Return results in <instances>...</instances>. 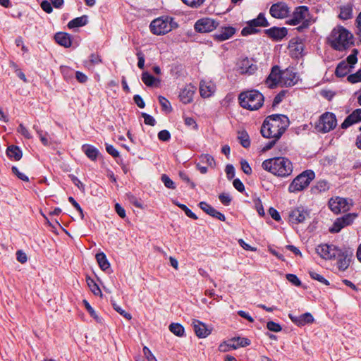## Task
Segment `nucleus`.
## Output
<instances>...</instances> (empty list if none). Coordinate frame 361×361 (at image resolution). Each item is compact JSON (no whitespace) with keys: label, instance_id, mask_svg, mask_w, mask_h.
<instances>
[{"label":"nucleus","instance_id":"obj_1","mask_svg":"<svg viewBox=\"0 0 361 361\" xmlns=\"http://www.w3.org/2000/svg\"><path fill=\"white\" fill-rule=\"evenodd\" d=\"M288 118L283 114H273L267 116L261 127L263 137L279 140L289 126Z\"/></svg>","mask_w":361,"mask_h":361},{"label":"nucleus","instance_id":"obj_2","mask_svg":"<svg viewBox=\"0 0 361 361\" xmlns=\"http://www.w3.org/2000/svg\"><path fill=\"white\" fill-rule=\"evenodd\" d=\"M327 40L334 49L342 51L353 44L354 37L349 30L339 25L332 30Z\"/></svg>","mask_w":361,"mask_h":361},{"label":"nucleus","instance_id":"obj_3","mask_svg":"<svg viewBox=\"0 0 361 361\" xmlns=\"http://www.w3.org/2000/svg\"><path fill=\"white\" fill-rule=\"evenodd\" d=\"M262 167L264 170L280 177H287L293 172L291 161L282 157L264 160L262 164Z\"/></svg>","mask_w":361,"mask_h":361},{"label":"nucleus","instance_id":"obj_4","mask_svg":"<svg viewBox=\"0 0 361 361\" xmlns=\"http://www.w3.org/2000/svg\"><path fill=\"white\" fill-rule=\"evenodd\" d=\"M264 99L263 94L255 90L243 92L238 97L240 105L250 111L259 109L263 105Z\"/></svg>","mask_w":361,"mask_h":361},{"label":"nucleus","instance_id":"obj_5","mask_svg":"<svg viewBox=\"0 0 361 361\" xmlns=\"http://www.w3.org/2000/svg\"><path fill=\"white\" fill-rule=\"evenodd\" d=\"M178 27L174 19L169 16H161L152 21L149 27L151 32L157 35H165Z\"/></svg>","mask_w":361,"mask_h":361},{"label":"nucleus","instance_id":"obj_6","mask_svg":"<svg viewBox=\"0 0 361 361\" xmlns=\"http://www.w3.org/2000/svg\"><path fill=\"white\" fill-rule=\"evenodd\" d=\"M314 178V173L311 170H306L297 176L288 186L290 193H295L303 190Z\"/></svg>","mask_w":361,"mask_h":361},{"label":"nucleus","instance_id":"obj_7","mask_svg":"<svg viewBox=\"0 0 361 361\" xmlns=\"http://www.w3.org/2000/svg\"><path fill=\"white\" fill-rule=\"evenodd\" d=\"M336 125V116L333 113L326 112L319 117L316 129L320 133H325L333 130Z\"/></svg>","mask_w":361,"mask_h":361},{"label":"nucleus","instance_id":"obj_8","mask_svg":"<svg viewBox=\"0 0 361 361\" xmlns=\"http://www.w3.org/2000/svg\"><path fill=\"white\" fill-rule=\"evenodd\" d=\"M353 256V251L350 248L339 249L338 253L335 254V259H337V267L341 271H345L350 265Z\"/></svg>","mask_w":361,"mask_h":361},{"label":"nucleus","instance_id":"obj_9","mask_svg":"<svg viewBox=\"0 0 361 361\" xmlns=\"http://www.w3.org/2000/svg\"><path fill=\"white\" fill-rule=\"evenodd\" d=\"M309 9L307 6H300L297 7L293 13L291 18L287 20L290 25H297L303 23L309 16Z\"/></svg>","mask_w":361,"mask_h":361},{"label":"nucleus","instance_id":"obj_10","mask_svg":"<svg viewBox=\"0 0 361 361\" xmlns=\"http://www.w3.org/2000/svg\"><path fill=\"white\" fill-rule=\"evenodd\" d=\"M350 203L347 199L336 197L331 198L329 201L330 209L335 214L345 212L350 209Z\"/></svg>","mask_w":361,"mask_h":361},{"label":"nucleus","instance_id":"obj_11","mask_svg":"<svg viewBox=\"0 0 361 361\" xmlns=\"http://www.w3.org/2000/svg\"><path fill=\"white\" fill-rule=\"evenodd\" d=\"M357 217V214L353 213H349L344 216L337 218L334 221L332 227L329 229L331 233H338L343 228L350 225L355 219Z\"/></svg>","mask_w":361,"mask_h":361},{"label":"nucleus","instance_id":"obj_12","mask_svg":"<svg viewBox=\"0 0 361 361\" xmlns=\"http://www.w3.org/2000/svg\"><path fill=\"white\" fill-rule=\"evenodd\" d=\"M219 23L209 18H204L198 20L195 24V29L197 32L204 33L209 32L215 30Z\"/></svg>","mask_w":361,"mask_h":361},{"label":"nucleus","instance_id":"obj_13","mask_svg":"<svg viewBox=\"0 0 361 361\" xmlns=\"http://www.w3.org/2000/svg\"><path fill=\"white\" fill-rule=\"evenodd\" d=\"M290 8L284 2L274 4L269 9V13L273 18L282 19L288 16Z\"/></svg>","mask_w":361,"mask_h":361},{"label":"nucleus","instance_id":"obj_14","mask_svg":"<svg viewBox=\"0 0 361 361\" xmlns=\"http://www.w3.org/2000/svg\"><path fill=\"white\" fill-rule=\"evenodd\" d=\"M298 80V76L292 69L286 68L281 72V86L292 87Z\"/></svg>","mask_w":361,"mask_h":361},{"label":"nucleus","instance_id":"obj_15","mask_svg":"<svg viewBox=\"0 0 361 361\" xmlns=\"http://www.w3.org/2000/svg\"><path fill=\"white\" fill-rule=\"evenodd\" d=\"M339 248L334 245L326 244L319 245L316 250L317 253L324 259H335V254L338 253Z\"/></svg>","mask_w":361,"mask_h":361},{"label":"nucleus","instance_id":"obj_16","mask_svg":"<svg viewBox=\"0 0 361 361\" xmlns=\"http://www.w3.org/2000/svg\"><path fill=\"white\" fill-rule=\"evenodd\" d=\"M281 71L277 66L271 68V73L265 80V84L268 87L274 88L277 85L281 86Z\"/></svg>","mask_w":361,"mask_h":361},{"label":"nucleus","instance_id":"obj_17","mask_svg":"<svg viewBox=\"0 0 361 361\" xmlns=\"http://www.w3.org/2000/svg\"><path fill=\"white\" fill-rule=\"evenodd\" d=\"M308 215V212L303 207H297L290 212L289 221L295 224L302 223Z\"/></svg>","mask_w":361,"mask_h":361},{"label":"nucleus","instance_id":"obj_18","mask_svg":"<svg viewBox=\"0 0 361 361\" xmlns=\"http://www.w3.org/2000/svg\"><path fill=\"white\" fill-rule=\"evenodd\" d=\"M288 317L295 324L298 326H302L308 324H312L314 321L313 316L309 312L304 313L299 316L289 314Z\"/></svg>","mask_w":361,"mask_h":361},{"label":"nucleus","instance_id":"obj_19","mask_svg":"<svg viewBox=\"0 0 361 361\" xmlns=\"http://www.w3.org/2000/svg\"><path fill=\"white\" fill-rule=\"evenodd\" d=\"M192 326L198 338H206L211 334V329L207 325L197 319H192Z\"/></svg>","mask_w":361,"mask_h":361},{"label":"nucleus","instance_id":"obj_20","mask_svg":"<svg viewBox=\"0 0 361 361\" xmlns=\"http://www.w3.org/2000/svg\"><path fill=\"white\" fill-rule=\"evenodd\" d=\"M238 66L239 72L242 74L252 75L257 70V66L247 58L240 60Z\"/></svg>","mask_w":361,"mask_h":361},{"label":"nucleus","instance_id":"obj_21","mask_svg":"<svg viewBox=\"0 0 361 361\" xmlns=\"http://www.w3.org/2000/svg\"><path fill=\"white\" fill-rule=\"evenodd\" d=\"M265 32L269 37L276 42H279L282 40L287 35L288 30L286 27H272L266 30Z\"/></svg>","mask_w":361,"mask_h":361},{"label":"nucleus","instance_id":"obj_22","mask_svg":"<svg viewBox=\"0 0 361 361\" xmlns=\"http://www.w3.org/2000/svg\"><path fill=\"white\" fill-rule=\"evenodd\" d=\"M195 90V86L190 84L185 85L180 92V100L185 104L192 102Z\"/></svg>","mask_w":361,"mask_h":361},{"label":"nucleus","instance_id":"obj_23","mask_svg":"<svg viewBox=\"0 0 361 361\" xmlns=\"http://www.w3.org/2000/svg\"><path fill=\"white\" fill-rule=\"evenodd\" d=\"M361 121V109L353 111L341 124V128L345 129L354 123Z\"/></svg>","mask_w":361,"mask_h":361},{"label":"nucleus","instance_id":"obj_24","mask_svg":"<svg viewBox=\"0 0 361 361\" xmlns=\"http://www.w3.org/2000/svg\"><path fill=\"white\" fill-rule=\"evenodd\" d=\"M235 32V29L233 27H224L214 34V38L217 41L222 42L231 38Z\"/></svg>","mask_w":361,"mask_h":361},{"label":"nucleus","instance_id":"obj_25","mask_svg":"<svg viewBox=\"0 0 361 361\" xmlns=\"http://www.w3.org/2000/svg\"><path fill=\"white\" fill-rule=\"evenodd\" d=\"M199 206L205 213L212 216V217H214L222 221H225V216L222 213L216 210L214 207H212L207 202H200Z\"/></svg>","mask_w":361,"mask_h":361},{"label":"nucleus","instance_id":"obj_26","mask_svg":"<svg viewBox=\"0 0 361 361\" xmlns=\"http://www.w3.org/2000/svg\"><path fill=\"white\" fill-rule=\"evenodd\" d=\"M215 91V85L211 81H201L200 84V92L202 97H210Z\"/></svg>","mask_w":361,"mask_h":361},{"label":"nucleus","instance_id":"obj_27","mask_svg":"<svg viewBox=\"0 0 361 361\" xmlns=\"http://www.w3.org/2000/svg\"><path fill=\"white\" fill-rule=\"evenodd\" d=\"M56 42L65 47H69L71 46V36L66 33L59 32L55 35Z\"/></svg>","mask_w":361,"mask_h":361},{"label":"nucleus","instance_id":"obj_28","mask_svg":"<svg viewBox=\"0 0 361 361\" xmlns=\"http://www.w3.org/2000/svg\"><path fill=\"white\" fill-rule=\"evenodd\" d=\"M353 17V6L346 4L340 7V13L338 18L341 20H346Z\"/></svg>","mask_w":361,"mask_h":361},{"label":"nucleus","instance_id":"obj_29","mask_svg":"<svg viewBox=\"0 0 361 361\" xmlns=\"http://www.w3.org/2000/svg\"><path fill=\"white\" fill-rule=\"evenodd\" d=\"M141 79L147 87H152L154 85L158 86V84L160 82L159 79L156 78L148 72H143L142 73Z\"/></svg>","mask_w":361,"mask_h":361},{"label":"nucleus","instance_id":"obj_30","mask_svg":"<svg viewBox=\"0 0 361 361\" xmlns=\"http://www.w3.org/2000/svg\"><path fill=\"white\" fill-rule=\"evenodd\" d=\"M82 150L91 160L94 161L97 159L99 151L96 147L90 145H83L82 146Z\"/></svg>","mask_w":361,"mask_h":361},{"label":"nucleus","instance_id":"obj_31","mask_svg":"<svg viewBox=\"0 0 361 361\" xmlns=\"http://www.w3.org/2000/svg\"><path fill=\"white\" fill-rule=\"evenodd\" d=\"M351 68L348 65V63H345V61H341L335 71V74L338 77H344L350 71Z\"/></svg>","mask_w":361,"mask_h":361},{"label":"nucleus","instance_id":"obj_32","mask_svg":"<svg viewBox=\"0 0 361 361\" xmlns=\"http://www.w3.org/2000/svg\"><path fill=\"white\" fill-rule=\"evenodd\" d=\"M6 154L11 159H13L16 161L20 160L22 157V151L18 147L15 145L9 146L7 148Z\"/></svg>","mask_w":361,"mask_h":361},{"label":"nucleus","instance_id":"obj_33","mask_svg":"<svg viewBox=\"0 0 361 361\" xmlns=\"http://www.w3.org/2000/svg\"><path fill=\"white\" fill-rule=\"evenodd\" d=\"M248 22L253 26H255L257 28H258V27H267L269 25L265 16L262 13H260L256 18L252 19Z\"/></svg>","mask_w":361,"mask_h":361},{"label":"nucleus","instance_id":"obj_34","mask_svg":"<svg viewBox=\"0 0 361 361\" xmlns=\"http://www.w3.org/2000/svg\"><path fill=\"white\" fill-rule=\"evenodd\" d=\"M96 259L99 267L103 270L106 271L110 267V264L107 260V258L104 253L100 252L96 255Z\"/></svg>","mask_w":361,"mask_h":361},{"label":"nucleus","instance_id":"obj_35","mask_svg":"<svg viewBox=\"0 0 361 361\" xmlns=\"http://www.w3.org/2000/svg\"><path fill=\"white\" fill-rule=\"evenodd\" d=\"M232 349H237L240 347H245L250 344V341L246 338L235 337L231 338Z\"/></svg>","mask_w":361,"mask_h":361},{"label":"nucleus","instance_id":"obj_36","mask_svg":"<svg viewBox=\"0 0 361 361\" xmlns=\"http://www.w3.org/2000/svg\"><path fill=\"white\" fill-rule=\"evenodd\" d=\"M169 329L176 336L182 337L185 335L184 327L179 323H171Z\"/></svg>","mask_w":361,"mask_h":361},{"label":"nucleus","instance_id":"obj_37","mask_svg":"<svg viewBox=\"0 0 361 361\" xmlns=\"http://www.w3.org/2000/svg\"><path fill=\"white\" fill-rule=\"evenodd\" d=\"M87 22V18L86 16H82L81 17L75 18L73 20H71L68 23V27L69 28H75L85 25Z\"/></svg>","mask_w":361,"mask_h":361},{"label":"nucleus","instance_id":"obj_38","mask_svg":"<svg viewBox=\"0 0 361 361\" xmlns=\"http://www.w3.org/2000/svg\"><path fill=\"white\" fill-rule=\"evenodd\" d=\"M86 282L89 288L94 293V295L102 296V291L93 279H92L90 276H87Z\"/></svg>","mask_w":361,"mask_h":361},{"label":"nucleus","instance_id":"obj_39","mask_svg":"<svg viewBox=\"0 0 361 361\" xmlns=\"http://www.w3.org/2000/svg\"><path fill=\"white\" fill-rule=\"evenodd\" d=\"M260 30L259 28H257L255 26H253L251 23L247 22V25L243 28L241 34L243 36H247L257 33Z\"/></svg>","mask_w":361,"mask_h":361},{"label":"nucleus","instance_id":"obj_40","mask_svg":"<svg viewBox=\"0 0 361 361\" xmlns=\"http://www.w3.org/2000/svg\"><path fill=\"white\" fill-rule=\"evenodd\" d=\"M84 304H85L86 310L88 311L89 314L91 315V317H92L97 322L102 324L103 322V319L102 317H100L96 313V312L91 307V305L88 303V302L86 300H84Z\"/></svg>","mask_w":361,"mask_h":361},{"label":"nucleus","instance_id":"obj_41","mask_svg":"<svg viewBox=\"0 0 361 361\" xmlns=\"http://www.w3.org/2000/svg\"><path fill=\"white\" fill-rule=\"evenodd\" d=\"M200 163L206 164L210 167L215 166L214 159L209 154H202L200 157Z\"/></svg>","mask_w":361,"mask_h":361},{"label":"nucleus","instance_id":"obj_42","mask_svg":"<svg viewBox=\"0 0 361 361\" xmlns=\"http://www.w3.org/2000/svg\"><path fill=\"white\" fill-rule=\"evenodd\" d=\"M358 51L357 49H353L352 54H350L346 59L345 63H348V65L350 66L351 68H353V66L357 62V54Z\"/></svg>","mask_w":361,"mask_h":361},{"label":"nucleus","instance_id":"obj_43","mask_svg":"<svg viewBox=\"0 0 361 361\" xmlns=\"http://www.w3.org/2000/svg\"><path fill=\"white\" fill-rule=\"evenodd\" d=\"M158 99L162 109L164 111H166L168 112H171L172 111L171 104L166 98H165L163 96H159Z\"/></svg>","mask_w":361,"mask_h":361},{"label":"nucleus","instance_id":"obj_44","mask_svg":"<svg viewBox=\"0 0 361 361\" xmlns=\"http://www.w3.org/2000/svg\"><path fill=\"white\" fill-rule=\"evenodd\" d=\"M18 133H19L20 135H22L26 139H31L32 137V134L28 130V129L22 123H20L18 128H17Z\"/></svg>","mask_w":361,"mask_h":361},{"label":"nucleus","instance_id":"obj_45","mask_svg":"<svg viewBox=\"0 0 361 361\" xmlns=\"http://www.w3.org/2000/svg\"><path fill=\"white\" fill-rule=\"evenodd\" d=\"M347 80L350 83H357L361 82V69L357 71L355 73L350 74L348 76Z\"/></svg>","mask_w":361,"mask_h":361},{"label":"nucleus","instance_id":"obj_46","mask_svg":"<svg viewBox=\"0 0 361 361\" xmlns=\"http://www.w3.org/2000/svg\"><path fill=\"white\" fill-rule=\"evenodd\" d=\"M102 62V59L98 54H92L90 56V59L85 63L87 66H94Z\"/></svg>","mask_w":361,"mask_h":361},{"label":"nucleus","instance_id":"obj_47","mask_svg":"<svg viewBox=\"0 0 361 361\" xmlns=\"http://www.w3.org/2000/svg\"><path fill=\"white\" fill-rule=\"evenodd\" d=\"M253 202L255 204V207L256 210L257 211L259 215L261 216H264L265 214V212H264V208L262 206V201L260 200V199L258 197L255 198L253 200Z\"/></svg>","mask_w":361,"mask_h":361},{"label":"nucleus","instance_id":"obj_48","mask_svg":"<svg viewBox=\"0 0 361 361\" xmlns=\"http://www.w3.org/2000/svg\"><path fill=\"white\" fill-rule=\"evenodd\" d=\"M238 139L240 140V144L245 148L248 147L250 145L249 136L246 133H241Z\"/></svg>","mask_w":361,"mask_h":361},{"label":"nucleus","instance_id":"obj_49","mask_svg":"<svg viewBox=\"0 0 361 361\" xmlns=\"http://www.w3.org/2000/svg\"><path fill=\"white\" fill-rule=\"evenodd\" d=\"M161 180L164 185L169 189H175L176 185L174 182L166 175L164 174L161 176Z\"/></svg>","mask_w":361,"mask_h":361},{"label":"nucleus","instance_id":"obj_50","mask_svg":"<svg viewBox=\"0 0 361 361\" xmlns=\"http://www.w3.org/2000/svg\"><path fill=\"white\" fill-rule=\"evenodd\" d=\"M315 188L319 192H324L329 189V184L326 180H319L317 183Z\"/></svg>","mask_w":361,"mask_h":361},{"label":"nucleus","instance_id":"obj_51","mask_svg":"<svg viewBox=\"0 0 361 361\" xmlns=\"http://www.w3.org/2000/svg\"><path fill=\"white\" fill-rule=\"evenodd\" d=\"M176 205L180 207L182 210H183L185 213V214L192 219H197V216L190 209H188L186 205L180 203H176Z\"/></svg>","mask_w":361,"mask_h":361},{"label":"nucleus","instance_id":"obj_52","mask_svg":"<svg viewBox=\"0 0 361 361\" xmlns=\"http://www.w3.org/2000/svg\"><path fill=\"white\" fill-rule=\"evenodd\" d=\"M185 4L192 8L200 7L204 0H181Z\"/></svg>","mask_w":361,"mask_h":361},{"label":"nucleus","instance_id":"obj_53","mask_svg":"<svg viewBox=\"0 0 361 361\" xmlns=\"http://www.w3.org/2000/svg\"><path fill=\"white\" fill-rule=\"evenodd\" d=\"M309 274L312 279L317 280L325 285H329L328 281L326 279H325L322 275H320L313 271H310L309 272Z\"/></svg>","mask_w":361,"mask_h":361},{"label":"nucleus","instance_id":"obj_54","mask_svg":"<svg viewBox=\"0 0 361 361\" xmlns=\"http://www.w3.org/2000/svg\"><path fill=\"white\" fill-rule=\"evenodd\" d=\"M267 329L269 331H274V332H279L282 329L281 326H280L279 324L276 323V322H272V321H270V322H267Z\"/></svg>","mask_w":361,"mask_h":361},{"label":"nucleus","instance_id":"obj_55","mask_svg":"<svg viewBox=\"0 0 361 361\" xmlns=\"http://www.w3.org/2000/svg\"><path fill=\"white\" fill-rule=\"evenodd\" d=\"M114 309L119 313L121 315L124 317L126 319L130 320L132 319V316L130 313L126 312L125 310H123L119 305L116 304L113 305Z\"/></svg>","mask_w":361,"mask_h":361},{"label":"nucleus","instance_id":"obj_56","mask_svg":"<svg viewBox=\"0 0 361 361\" xmlns=\"http://www.w3.org/2000/svg\"><path fill=\"white\" fill-rule=\"evenodd\" d=\"M232 344L233 343L231 342V339L228 341L223 342L219 345V350L221 352H227L232 349Z\"/></svg>","mask_w":361,"mask_h":361},{"label":"nucleus","instance_id":"obj_57","mask_svg":"<svg viewBox=\"0 0 361 361\" xmlns=\"http://www.w3.org/2000/svg\"><path fill=\"white\" fill-rule=\"evenodd\" d=\"M286 279L289 282L296 286H300L301 285L300 280L295 274H286Z\"/></svg>","mask_w":361,"mask_h":361},{"label":"nucleus","instance_id":"obj_58","mask_svg":"<svg viewBox=\"0 0 361 361\" xmlns=\"http://www.w3.org/2000/svg\"><path fill=\"white\" fill-rule=\"evenodd\" d=\"M12 171L19 179L26 182L29 181L28 177L23 173L20 172L16 166L12 167Z\"/></svg>","mask_w":361,"mask_h":361},{"label":"nucleus","instance_id":"obj_59","mask_svg":"<svg viewBox=\"0 0 361 361\" xmlns=\"http://www.w3.org/2000/svg\"><path fill=\"white\" fill-rule=\"evenodd\" d=\"M184 122L187 126L190 127L194 130L197 129V124L193 118L184 116Z\"/></svg>","mask_w":361,"mask_h":361},{"label":"nucleus","instance_id":"obj_60","mask_svg":"<svg viewBox=\"0 0 361 361\" xmlns=\"http://www.w3.org/2000/svg\"><path fill=\"white\" fill-rule=\"evenodd\" d=\"M106 152L111 155L113 157H119V152L118 150L111 145L106 144Z\"/></svg>","mask_w":361,"mask_h":361},{"label":"nucleus","instance_id":"obj_61","mask_svg":"<svg viewBox=\"0 0 361 361\" xmlns=\"http://www.w3.org/2000/svg\"><path fill=\"white\" fill-rule=\"evenodd\" d=\"M240 166H241V169H242L243 171L245 174L250 175L252 173V169L247 161L241 160Z\"/></svg>","mask_w":361,"mask_h":361},{"label":"nucleus","instance_id":"obj_62","mask_svg":"<svg viewBox=\"0 0 361 361\" xmlns=\"http://www.w3.org/2000/svg\"><path fill=\"white\" fill-rule=\"evenodd\" d=\"M142 116L144 118V122L145 124L149 125L152 126H154L155 125L156 121L152 116H150L146 113H142Z\"/></svg>","mask_w":361,"mask_h":361},{"label":"nucleus","instance_id":"obj_63","mask_svg":"<svg viewBox=\"0 0 361 361\" xmlns=\"http://www.w3.org/2000/svg\"><path fill=\"white\" fill-rule=\"evenodd\" d=\"M158 138L161 141H168L171 138L170 133L166 130H161L158 133Z\"/></svg>","mask_w":361,"mask_h":361},{"label":"nucleus","instance_id":"obj_64","mask_svg":"<svg viewBox=\"0 0 361 361\" xmlns=\"http://www.w3.org/2000/svg\"><path fill=\"white\" fill-rule=\"evenodd\" d=\"M228 179L231 180L235 176V169L233 165L228 164L225 169Z\"/></svg>","mask_w":361,"mask_h":361}]
</instances>
